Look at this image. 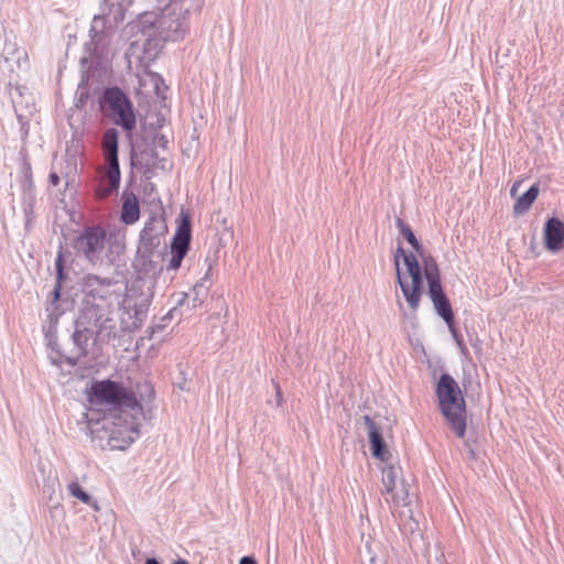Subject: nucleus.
<instances>
[{"label":"nucleus","mask_w":564,"mask_h":564,"mask_svg":"<svg viewBox=\"0 0 564 564\" xmlns=\"http://www.w3.org/2000/svg\"><path fill=\"white\" fill-rule=\"evenodd\" d=\"M189 6L184 0H171L158 11L145 12L129 23L126 31L135 35L133 50L143 41L145 50H159L165 42L184 40L189 32Z\"/></svg>","instance_id":"obj_1"},{"label":"nucleus","mask_w":564,"mask_h":564,"mask_svg":"<svg viewBox=\"0 0 564 564\" xmlns=\"http://www.w3.org/2000/svg\"><path fill=\"white\" fill-rule=\"evenodd\" d=\"M131 3L132 0H102L100 12L91 21L84 59L100 63L110 57L115 30L123 21Z\"/></svg>","instance_id":"obj_2"},{"label":"nucleus","mask_w":564,"mask_h":564,"mask_svg":"<svg viewBox=\"0 0 564 564\" xmlns=\"http://www.w3.org/2000/svg\"><path fill=\"white\" fill-rule=\"evenodd\" d=\"M127 413L104 414L97 417L96 412H86L87 429L93 442L100 448L111 451H123L128 448L138 437V424L134 421L128 422L123 416Z\"/></svg>","instance_id":"obj_3"},{"label":"nucleus","mask_w":564,"mask_h":564,"mask_svg":"<svg viewBox=\"0 0 564 564\" xmlns=\"http://www.w3.org/2000/svg\"><path fill=\"white\" fill-rule=\"evenodd\" d=\"M89 408L97 417L104 414H119L133 411L141 413L142 408L134 394L121 383L111 380H100L93 383L88 392Z\"/></svg>","instance_id":"obj_4"},{"label":"nucleus","mask_w":564,"mask_h":564,"mask_svg":"<svg viewBox=\"0 0 564 564\" xmlns=\"http://www.w3.org/2000/svg\"><path fill=\"white\" fill-rule=\"evenodd\" d=\"M397 282L408 303L411 315H415L425 292L424 271L420 257L399 247L394 253Z\"/></svg>","instance_id":"obj_5"},{"label":"nucleus","mask_w":564,"mask_h":564,"mask_svg":"<svg viewBox=\"0 0 564 564\" xmlns=\"http://www.w3.org/2000/svg\"><path fill=\"white\" fill-rule=\"evenodd\" d=\"M88 291L86 293L82 315L77 321L78 326L86 328L90 321H98L107 314H112L115 304L119 303L120 288L111 280H101L98 276L88 278Z\"/></svg>","instance_id":"obj_6"},{"label":"nucleus","mask_w":564,"mask_h":564,"mask_svg":"<svg viewBox=\"0 0 564 564\" xmlns=\"http://www.w3.org/2000/svg\"><path fill=\"white\" fill-rule=\"evenodd\" d=\"M436 395L440 410L448 426L457 437H463L466 431V402L455 379L444 373L436 384Z\"/></svg>","instance_id":"obj_7"},{"label":"nucleus","mask_w":564,"mask_h":564,"mask_svg":"<svg viewBox=\"0 0 564 564\" xmlns=\"http://www.w3.org/2000/svg\"><path fill=\"white\" fill-rule=\"evenodd\" d=\"M102 152L107 170L100 181L96 193L104 198L109 196L120 184V169L118 161V131L115 128L107 129L102 137Z\"/></svg>","instance_id":"obj_8"},{"label":"nucleus","mask_w":564,"mask_h":564,"mask_svg":"<svg viewBox=\"0 0 564 564\" xmlns=\"http://www.w3.org/2000/svg\"><path fill=\"white\" fill-rule=\"evenodd\" d=\"M104 107L115 124L121 126L128 132L135 128L137 118L132 102L120 88L111 87L105 91Z\"/></svg>","instance_id":"obj_9"},{"label":"nucleus","mask_w":564,"mask_h":564,"mask_svg":"<svg viewBox=\"0 0 564 564\" xmlns=\"http://www.w3.org/2000/svg\"><path fill=\"white\" fill-rule=\"evenodd\" d=\"M424 278L427 282L429 295L436 313L446 324H451L454 321V314L451 303L443 291L440 270L435 259H427L425 261Z\"/></svg>","instance_id":"obj_10"},{"label":"nucleus","mask_w":564,"mask_h":564,"mask_svg":"<svg viewBox=\"0 0 564 564\" xmlns=\"http://www.w3.org/2000/svg\"><path fill=\"white\" fill-rule=\"evenodd\" d=\"M106 231L99 226L87 227L77 237L74 248L93 264L102 259L106 248Z\"/></svg>","instance_id":"obj_11"},{"label":"nucleus","mask_w":564,"mask_h":564,"mask_svg":"<svg viewBox=\"0 0 564 564\" xmlns=\"http://www.w3.org/2000/svg\"><path fill=\"white\" fill-rule=\"evenodd\" d=\"M191 242V220L185 214L177 226L171 243V258L166 264L167 270L176 271L186 256Z\"/></svg>","instance_id":"obj_12"},{"label":"nucleus","mask_w":564,"mask_h":564,"mask_svg":"<svg viewBox=\"0 0 564 564\" xmlns=\"http://www.w3.org/2000/svg\"><path fill=\"white\" fill-rule=\"evenodd\" d=\"M381 474L383 485L382 495L386 496V500H391L397 506L405 505L408 489L403 484H401L400 488L398 487L401 468L397 465L389 464L382 467Z\"/></svg>","instance_id":"obj_13"},{"label":"nucleus","mask_w":564,"mask_h":564,"mask_svg":"<svg viewBox=\"0 0 564 564\" xmlns=\"http://www.w3.org/2000/svg\"><path fill=\"white\" fill-rule=\"evenodd\" d=\"M132 295L123 297L119 305V323L124 334L138 329L142 324L144 315L145 300H141L139 304L132 303Z\"/></svg>","instance_id":"obj_14"},{"label":"nucleus","mask_w":564,"mask_h":564,"mask_svg":"<svg viewBox=\"0 0 564 564\" xmlns=\"http://www.w3.org/2000/svg\"><path fill=\"white\" fill-rule=\"evenodd\" d=\"M545 248L552 252L560 251L564 242V223L558 218H550L544 227Z\"/></svg>","instance_id":"obj_15"},{"label":"nucleus","mask_w":564,"mask_h":564,"mask_svg":"<svg viewBox=\"0 0 564 564\" xmlns=\"http://www.w3.org/2000/svg\"><path fill=\"white\" fill-rule=\"evenodd\" d=\"M362 420L367 426L372 456L384 462L389 456V452L382 440L379 426L369 415H365Z\"/></svg>","instance_id":"obj_16"},{"label":"nucleus","mask_w":564,"mask_h":564,"mask_svg":"<svg viewBox=\"0 0 564 564\" xmlns=\"http://www.w3.org/2000/svg\"><path fill=\"white\" fill-rule=\"evenodd\" d=\"M83 151V141L75 135L72 137V139L67 142L65 150V176H69L77 172L78 166L82 164Z\"/></svg>","instance_id":"obj_17"},{"label":"nucleus","mask_w":564,"mask_h":564,"mask_svg":"<svg viewBox=\"0 0 564 564\" xmlns=\"http://www.w3.org/2000/svg\"><path fill=\"white\" fill-rule=\"evenodd\" d=\"M94 326L97 328V336L101 340H111L116 338H120L124 335L123 329H121V325L117 322L111 314H107L102 318L98 321H90Z\"/></svg>","instance_id":"obj_18"},{"label":"nucleus","mask_w":564,"mask_h":564,"mask_svg":"<svg viewBox=\"0 0 564 564\" xmlns=\"http://www.w3.org/2000/svg\"><path fill=\"white\" fill-rule=\"evenodd\" d=\"M121 220L131 225L140 217V206L138 197L132 193H124L122 196Z\"/></svg>","instance_id":"obj_19"},{"label":"nucleus","mask_w":564,"mask_h":564,"mask_svg":"<svg viewBox=\"0 0 564 564\" xmlns=\"http://www.w3.org/2000/svg\"><path fill=\"white\" fill-rule=\"evenodd\" d=\"M397 224H398L400 234L411 245L413 252H415L420 257L422 265H423V271L425 272V261H427V259H434V258L432 256L425 253L423 246L416 239L414 232L412 231V229L410 228L409 225L404 224L401 219H398Z\"/></svg>","instance_id":"obj_20"},{"label":"nucleus","mask_w":564,"mask_h":564,"mask_svg":"<svg viewBox=\"0 0 564 564\" xmlns=\"http://www.w3.org/2000/svg\"><path fill=\"white\" fill-rule=\"evenodd\" d=\"M149 290H150V288L147 286V283L143 280L138 279V280L132 281L127 286L126 294L123 297H129L130 295H132L131 296L132 303H137V304H139L141 300H145L144 311H147V308L150 304V301H151V294H150Z\"/></svg>","instance_id":"obj_21"},{"label":"nucleus","mask_w":564,"mask_h":564,"mask_svg":"<svg viewBox=\"0 0 564 564\" xmlns=\"http://www.w3.org/2000/svg\"><path fill=\"white\" fill-rule=\"evenodd\" d=\"M539 192V185L534 184L523 195L517 197L513 206L514 215L525 214L538 198Z\"/></svg>","instance_id":"obj_22"},{"label":"nucleus","mask_w":564,"mask_h":564,"mask_svg":"<svg viewBox=\"0 0 564 564\" xmlns=\"http://www.w3.org/2000/svg\"><path fill=\"white\" fill-rule=\"evenodd\" d=\"M67 490L72 497H74V498L78 499L79 501H82L83 503L89 506L95 511L100 510V506L97 502V500H95L87 491H85L78 481H76V480L70 481L67 485Z\"/></svg>","instance_id":"obj_23"},{"label":"nucleus","mask_w":564,"mask_h":564,"mask_svg":"<svg viewBox=\"0 0 564 564\" xmlns=\"http://www.w3.org/2000/svg\"><path fill=\"white\" fill-rule=\"evenodd\" d=\"M162 84V77L152 72H145L143 75L139 77V88L138 90L147 96V90H152V87L155 85Z\"/></svg>","instance_id":"obj_24"},{"label":"nucleus","mask_w":564,"mask_h":564,"mask_svg":"<svg viewBox=\"0 0 564 564\" xmlns=\"http://www.w3.org/2000/svg\"><path fill=\"white\" fill-rule=\"evenodd\" d=\"M447 326H448V329H449L455 343L457 344V347L459 348L462 355L467 357V355H468L467 347L465 346L462 336L458 334V332L455 327L454 321L451 322V324H447Z\"/></svg>","instance_id":"obj_25"},{"label":"nucleus","mask_w":564,"mask_h":564,"mask_svg":"<svg viewBox=\"0 0 564 564\" xmlns=\"http://www.w3.org/2000/svg\"><path fill=\"white\" fill-rule=\"evenodd\" d=\"M166 88L167 87L165 86L164 82L162 80L161 85H155L152 87V90H147V96H149V97L155 96L159 100H164Z\"/></svg>","instance_id":"obj_26"},{"label":"nucleus","mask_w":564,"mask_h":564,"mask_svg":"<svg viewBox=\"0 0 564 564\" xmlns=\"http://www.w3.org/2000/svg\"><path fill=\"white\" fill-rule=\"evenodd\" d=\"M521 183H522V181H521V180L516 181V182L513 183V185L511 186V189H510V195H511V197H513V198H516V199H517V197H518V196H517V193H518V189H519V187H520Z\"/></svg>","instance_id":"obj_27"},{"label":"nucleus","mask_w":564,"mask_h":564,"mask_svg":"<svg viewBox=\"0 0 564 564\" xmlns=\"http://www.w3.org/2000/svg\"><path fill=\"white\" fill-rule=\"evenodd\" d=\"M143 43H144L143 41L139 42V44H138L133 50L130 47V50H129V51H130V54H131V55H133V54L135 53L137 48H138L140 45H141V46L143 47V50H144L145 52H148V53H151V51H154V48L145 50V47H144ZM155 51H158V50H155ZM153 55H156V52H153Z\"/></svg>","instance_id":"obj_28"},{"label":"nucleus","mask_w":564,"mask_h":564,"mask_svg":"<svg viewBox=\"0 0 564 564\" xmlns=\"http://www.w3.org/2000/svg\"><path fill=\"white\" fill-rule=\"evenodd\" d=\"M50 183L53 185V186H57L58 183H59V176L57 175V173L55 172H52L50 174Z\"/></svg>","instance_id":"obj_29"},{"label":"nucleus","mask_w":564,"mask_h":564,"mask_svg":"<svg viewBox=\"0 0 564 564\" xmlns=\"http://www.w3.org/2000/svg\"><path fill=\"white\" fill-rule=\"evenodd\" d=\"M275 390H276V403H278V405H281L283 402V398H282L281 389L278 384L275 387Z\"/></svg>","instance_id":"obj_30"},{"label":"nucleus","mask_w":564,"mask_h":564,"mask_svg":"<svg viewBox=\"0 0 564 564\" xmlns=\"http://www.w3.org/2000/svg\"><path fill=\"white\" fill-rule=\"evenodd\" d=\"M239 564H257V562L249 556H245L240 560Z\"/></svg>","instance_id":"obj_31"},{"label":"nucleus","mask_w":564,"mask_h":564,"mask_svg":"<svg viewBox=\"0 0 564 564\" xmlns=\"http://www.w3.org/2000/svg\"><path fill=\"white\" fill-rule=\"evenodd\" d=\"M144 564H160L155 558H148Z\"/></svg>","instance_id":"obj_32"},{"label":"nucleus","mask_w":564,"mask_h":564,"mask_svg":"<svg viewBox=\"0 0 564 564\" xmlns=\"http://www.w3.org/2000/svg\"><path fill=\"white\" fill-rule=\"evenodd\" d=\"M56 267H57V269H58L59 271L62 270V267H61V254H59V256H58V258H57Z\"/></svg>","instance_id":"obj_33"},{"label":"nucleus","mask_w":564,"mask_h":564,"mask_svg":"<svg viewBox=\"0 0 564 564\" xmlns=\"http://www.w3.org/2000/svg\"><path fill=\"white\" fill-rule=\"evenodd\" d=\"M173 564H188L185 560H178L174 562Z\"/></svg>","instance_id":"obj_34"},{"label":"nucleus","mask_w":564,"mask_h":564,"mask_svg":"<svg viewBox=\"0 0 564 564\" xmlns=\"http://www.w3.org/2000/svg\"><path fill=\"white\" fill-rule=\"evenodd\" d=\"M54 295H55L56 299L58 297V290L54 291Z\"/></svg>","instance_id":"obj_35"},{"label":"nucleus","mask_w":564,"mask_h":564,"mask_svg":"<svg viewBox=\"0 0 564 564\" xmlns=\"http://www.w3.org/2000/svg\"><path fill=\"white\" fill-rule=\"evenodd\" d=\"M371 564H375V557L370 558Z\"/></svg>","instance_id":"obj_36"}]
</instances>
